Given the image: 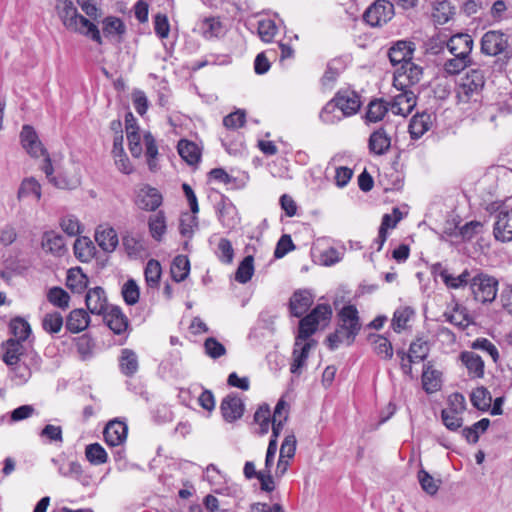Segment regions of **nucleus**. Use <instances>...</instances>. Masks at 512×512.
Here are the masks:
<instances>
[{"mask_svg":"<svg viewBox=\"0 0 512 512\" xmlns=\"http://www.w3.org/2000/svg\"><path fill=\"white\" fill-rule=\"evenodd\" d=\"M361 107L360 96L353 90H339L335 96L326 103L320 112V119L325 124H334L343 117L356 114Z\"/></svg>","mask_w":512,"mask_h":512,"instance_id":"f257e3e1","label":"nucleus"},{"mask_svg":"<svg viewBox=\"0 0 512 512\" xmlns=\"http://www.w3.org/2000/svg\"><path fill=\"white\" fill-rule=\"evenodd\" d=\"M56 11L68 30L80 33L96 43L102 44L98 27L78 13L73 0H56Z\"/></svg>","mask_w":512,"mask_h":512,"instance_id":"f03ea898","label":"nucleus"},{"mask_svg":"<svg viewBox=\"0 0 512 512\" xmlns=\"http://www.w3.org/2000/svg\"><path fill=\"white\" fill-rule=\"evenodd\" d=\"M332 316V308L329 304H318L306 316L299 321L298 333L295 340L297 345L301 342L309 341L310 337L318 330L319 325L330 321Z\"/></svg>","mask_w":512,"mask_h":512,"instance_id":"7ed1b4c3","label":"nucleus"},{"mask_svg":"<svg viewBox=\"0 0 512 512\" xmlns=\"http://www.w3.org/2000/svg\"><path fill=\"white\" fill-rule=\"evenodd\" d=\"M486 82L485 72L480 68L469 69L457 84L456 94L460 102L467 103L480 96Z\"/></svg>","mask_w":512,"mask_h":512,"instance_id":"20e7f679","label":"nucleus"},{"mask_svg":"<svg viewBox=\"0 0 512 512\" xmlns=\"http://www.w3.org/2000/svg\"><path fill=\"white\" fill-rule=\"evenodd\" d=\"M41 362V357L35 351L29 350L28 354L24 355L21 361L14 365H9L10 380L16 386L26 384L31 378L32 372L40 369Z\"/></svg>","mask_w":512,"mask_h":512,"instance_id":"39448f33","label":"nucleus"},{"mask_svg":"<svg viewBox=\"0 0 512 512\" xmlns=\"http://www.w3.org/2000/svg\"><path fill=\"white\" fill-rule=\"evenodd\" d=\"M470 288L476 301L483 304L491 303L497 296L498 280L494 276L480 272L471 278Z\"/></svg>","mask_w":512,"mask_h":512,"instance_id":"423d86ee","label":"nucleus"},{"mask_svg":"<svg viewBox=\"0 0 512 512\" xmlns=\"http://www.w3.org/2000/svg\"><path fill=\"white\" fill-rule=\"evenodd\" d=\"M481 52L488 56L502 55L507 60L512 58L508 36L496 30L488 31L482 36Z\"/></svg>","mask_w":512,"mask_h":512,"instance_id":"0eeeda50","label":"nucleus"},{"mask_svg":"<svg viewBox=\"0 0 512 512\" xmlns=\"http://www.w3.org/2000/svg\"><path fill=\"white\" fill-rule=\"evenodd\" d=\"M394 16V6L387 0H376L363 14L364 21L371 27H381Z\"/></svg>","mask_w":512,"mask_h":512,"instance_id":"6e6552de","label":"nucleus"},{"mask_svg":"<svg viewBox=\"0 0 512 512\" xmlns=\"http://www.w3.org/2000/svg\"><path fill=\"white\" fill-rule=\"evenodd\" d=\"M422 74V68L410 61L396 70L393 85L396 89H411L420 82Z\"/></svg>","mask_w":512,"mask_h":512,"instance_id":"1a4fd4ad","label":"nucleus"},{"mask_svg":"<svg viewBox=\"0 0 512 512\" xmlns=\"http://www.w3.org/2000/svg\"><path fill=\"white\" fill-rule=\"evenodd\" d=\"M398 90L400 93L393 96L392 101L388 104L393 114L406 117L415 108L417 97L415 92L410 88Z\"/></svg>","mask_w":512,"mask_h":512,"instance_id":"9d476101","label":"nucleus"},{"mask_svg":"<svg viewBox=\"0 0 512 512\" xmlns=\"http://www.w3.org/2000/svg\"><path fill=\"white\" fill-rule=\"evenodd\" d=\"M338 317V327L348 332L349 342H354L361 329L357 308L354 305H346L339 311Z\"/></svg>","mask_w":512,"mask_h":512,"instance_id":"9b49d317","label":"nucleus"},{"mask_svg":"<svg viewBox=\"0 0 512 512\" xmlns=\"http://www.w3.org/2000/svg\"><path fill=\"white\" fill-rule=\"evenodd\" d=\"M244 411L245 404L236 393H229L220 403L221 415L228 423H233L242 418Z\"/></svg>","mask_w":512,"mask_h":512,"instance_id":"f8f14e48","label":"nucleus"},{"mask_svg":"<svg viewBox=\"0 0 512 512\" xmlns=\"http://www.w3.org/2000/svg\"><path fill=\"white\" fill-rule=\"evenodd\" d=\"M162 202V194L150 185L140 187L135 198L137 207L144 211H156Z\"/></svg>","mask_w":512,"mask_h":512,"instance_id":"ddd939ff","label":"nucleus"},{"mask_svg":"<svg viewBox=\"0 0 512 512\" xmlns=\"http://www.w3.org/2000/svg\"><path fill=\"white\" fill-rule=\"evenodd\" d=\"M493 234L501 242L512 241V210L502 208L496 215Z\"/></svg>","mask_w":512,"mask_h":512,"instance_id":"4468645a","label":"nucleus"},{"mask_svg":"<svg viewBox=\"0 0 512 512\" xmlns=\"http://www.w3.org/2000/svg\"><path fill=\"white\" fill-rule=\"evenodd\" d=\"M415 51V44L411 41L399 40L388 51V57L393 66L404 65L410 62Z\"/></svg>","mask_w":512,"mask_h":512,"instance_id":"2eb2a0df","label":"nucleus"},{"mask_svg":"<svg viewBox=\"0 0 512 512\" xmlns=\"http://www.w3.org/2000/svg\"><path fill=\"white\" fill-rule=\"evenodd\" d=\"M20 138L23 148L32 157H40L46 154V149L43 147L32 126L24 125L20 133Z\"/></svg>","mask_w":512,"mask_h":512,"instance_id":"dca6fc26","label":"nucleus"},{"mask_svg":"<svg viewBox=\"0 0 512 512\" xmlns=\"http://www.w3.org/2000/svg\"><path fill=\"white\" fill-rule=\"evenodd\" d=\"M313 302L314 298L309 290H296L289 301V310L291 315L297 318L302 317L312 306Z\"/></svg>","mask_w":512,"mask_h":512,"instance_id":"f3484780","label":"nucleus"},{"mask_svg":"<svg viewBox=\"0 0 512 512\" xmlns=\"http://www.w3.org/2000/svg\"><path fill=\"white\" fill-rule=\"evenodd\" d=\"M128 427L126 423L119 420L110 421L104 429L105 442L111 446H121L127 438Z\"/></svg>","mask_w":512,"mask_h":512,"instance_id":"a211bd4d","label":"nucleus"},{"mask_svg":"<svg viewBox=\"0 0 512 512\" xmlns=\"http://www.w3.org/2000/svg\"><path fill=\"white\" fill-rule=\"evenodd\" d=\"M447 48L452 56L471 58L473 39L468 34H455L447 41Z\"/></svg>","mask_w":512,"mask_h":512,"instance_id":"6ab92c4d","label":"nucleus"},{"mask_svg":"<svg viewBox=\"0 0 512 512\" xmlns=\"http://www.w3.org/2000/svg\"><path fill=\"white\" fill-rule=\"evenodd\" d=\"M85 302L87 309L92 314L101 315L109 310L107 297L102 287L89 289L85 297Z\"/></svg>","mask_w":512,"mask_h":512,"instance_id":"aec40b11","label":"nucleus"},{"mask_svg":"<svg viewBox=\"0 0 512 512\" xmlns=\"http://www.w3.org/2000/svg\"><path fill=\"white\" fill-rule=\"evenodd\" d=\"M218 219L223 227L232 229L238 224V213L231 200L222 196L217 204Z\"/></svg>","mask_w":512,"mask_h":512,"instance_id":"412c9836","label":"nucleus"},{"mask_svg":"<svg viewBox=\"0 0 512 512\" xmlns=\"http://www.w3.org/2000/svg\"><path fill=\"white\" fill-rule=\"evenodd\" d=\"M29 351L25 350L23 344L19 340L9 338L2 344V359L9 366L14 365L23 359Z\"/></svg>","mask_w":512,"mask_h":512,"instance_id":"4be33fe9","label":"nucleus"},{"mask_svg":"<svg viewBox=\"0 0 512 512\" xmlns=\"http://www.w3.org/2000/svg\"><path fill=\"white\" fill-rule=\"evenodd\" d=\"M104 320L107 326L115 333L122 334L128 328V319L126 315L117 306H112L104 313Z\"/></svg>","mask_w":512,"mask_h":512,"instance_id":"5701e85b","label":"nucleus"},{"mask_svg":"<svg viewBox=\"0 0 512 512\" xmlns=\"http://www.w3.org/2000/svg\"><path fill=\"white\" fill-rule=\"evenodd\" d=\"M316 345L315 340H309L305 343L301 342V345H297L295 340L294 348L292 352L293 362L290 367V371L293 374L299 373L300 369L305 365L308 358L309 352L312 347Z\"/></svg>","mask_w":512,"mask_h":512,"instance_id":"b1692460","label":"nucleus"},{"mask_svg":"<svg viewBox=\"0 0 512 512\" xmlns=\"http://www.w3.org/2000/svg\"><path fill=\"white\" fill-rule=\"evenodd\" d=\"M433 269L434 271L440 269L439 276L441 277L445 285L451 289H458L464 287L471 281V274L467 269H465L458 276H454L451 273H449L448 270L443 269L440 263L435 264Z\"/></svg>","mask_w":512,"mask_h":512,"instance_id":"393cba45","label":"nucleus"},{"mask_svg":"<svg viewBox=\"0 0 512 512\" xmlns=\"http://www.w3.org/2000/svg\"><path fill=\"white\" fill-rule=\"evenodd\" d=\"M42 247L55 256H62L67 251L63 236L55 231H47L43 234Z\"/></svg>","mask_w":512,"mask_h":512,"instance_id":"a878e982","label":"nucleus"},{"mask_svg":"<svg viewBox=\"0 0 512 512\" xmlns=\"http://www.w3.org/2000/svg\"><path fill=\"white\" fill-rule=\"evenodd\" d=\"M391 146V139L387 135L386 130L384 128H379L374 131L370 137L368 142V147L371 153L375 155H384L388 152Z\"/></svg>","mask_w":512,"mask_h":512,"instance_id":"bb28decb","label":"nucleus"},{"mask_svg":"<svg viewBox=\"0 0 512 512\" xmlns=\"http://www.w3.org/2000/svg\"><path fill=\"white\" fill-rule=\"evenodd\" d=\"M431 125V114L423 112L414 115L409 123V133L411 138H421L430 129Z\"/></svg>","mask_w":512,"mask_h":512,"instance_id":"cd10ccee","label":"nucleus"},{"mask_svg":"<svg viewBox=\"0 0 512 512\" xmlns=\"http://www.w3.org/2000/svg\"><path fill=\"white\" fill-rule=\"evenodd\" d=\"M443 317L447 322L461 330H464L470 324L467 309L458 303H455L451 310L445 311Z\"/></svg>","mask_w":512,"mask_h":512,"instance_id":"c85d7f7f","label":"nucleus"},{"mask_svg":"<svg viewBox=\"0 0 512 512\" xmlns=\"http://www.w3.org/2000/svg\"><path fill=\"white\" fill-rule=\"evenodd\" d=\"M461 360L466 366L468 373L473 378H482L484 375V361L482 358L472 351L461 353Z\"/></svg>","mask_w":512,"mask_h":512,"instance_id":"c756f323","label":"nucleus"},{"mask_svg":"<svg viewBox=\"0 0 512 512\" xmlns=\"http://www.w3.org/2000/svg\"><path fill=\"white\" fill-rule=\"evenodd\" d=\"M119 368L123 375L127 377L134 376L139 368L137 354L131 349H123L119 357Z\"/></svg>","mask_w":512,"mask_h":512,"instance_id":"7c9ffc66","label":"nucleus"},{"mask_svg":"<svg viewBox=\"0 0 512 512\" xmlns=\"http://www.w3.org/2000/svg\"><path fill=\"white\" fill-rule=\"evenodd\" d=\"M102 31L106 38L118 37L121 39L126 33V26L121 18L107 16L102 20Z\"/></svg>","mask_w":512,"mask_h":512,"instance_id":"2f4dec72","label":"nucleus"},{"mask_svg":"<svg viewBox=\"0 0 512 512\" xmlns=\"http://www.w3.org/2000/svg\"><path fill=\"white\" fill-rule=\"evenodd\" d=\"M89 325V315L83 309L72 310L66 319V328L72 333H79Z\"/></svg>","mask_w":512,"mask_h":512,"instance_id":"473e14b6","label":"nucleus"},{"mask_svg":"<svg viewBox=\"0 0 512 512\" xmlns=\"http://www.w3.org/2000/svg\"><path fill=\"white\" fill-rule=\"evenodd\" d=\"M430 352V346L427 340L423 338H417L411 342L407 359L410 363H419L425 361Z\"/></svg>","mask_w":512,"mask_h":512,"instance_id":"72a5a7b5","label":"nucleus"},{"mask_svg":"<svg viewBox=\"0 0 512 512\" xmlns=\"http://www.w3.org/2000/svg\"><path fill=\"white\" fill-rule=\"evenodd\" d=\"M177 149L181 158L189 165H194L199 162L201 151L194 142L182 139L178 142Z\"/></svg>","mask_w":512,"mask_h":512,"instance_id":"f704fd0d","label":"nucleus"},{"mask_svg":"<svg viewBox=\"0 0 512 512\" xmlns=\"http://www.w3.org/2000/svg\"><path fill=\"white\" fill-rule=\"evenodd\" d=\"M66 285L73 292L81 293L87 288L88 277L80 267L71 268L67 272Z\"/></svg>","mask_w":512,"mask_h":512,"instance_id":"c9c22d12","label":"nucleus"},{"mask_svg":"<svg viewBox=\"0 0 512 512\" xmlns=\"http://www.w3.org/2000/svg\"><path fill=\"white\" fill-rule=\"evenodd\" d=\"M389 110L388 102L383 99H374L368 104L365 119L367 122L377 123L384 118Z\"/></svg>","mask_w":512,"mask_h":512,"instance_id":"e433bc0d","label":"nucleus"},{"mask_svg":"<svg viewBox=\"0 0 512 512\" xmlns=\"http://www.w3.org/2000/svg\"><path fill=\"white\" fill-rule=\"evenodd\" d=\"M199 30L204 38L211 39L224 34L225 28L219 18L209 17L203 19L199 24Z\"/></svg>","mask_w":512,"mask_h":512,"instance_id":"4c0bfd02","label":"nucleus"},{"mask_svg":"<svg viewBox=\"0 0 512 512\" xmlns=\"http://www.w3.org/2000/svg\"><path fill=\"white\" fill-rule=\"evenodd\" d=\"M414 316V310L409 306H402L395 310L391 321V327L396 333H401L407 328L408 322Z\"/></svg>","mask_w":512,"mask_h":512,"instance_id":"58836bf2","label":"nucleus"},{"mask_svg":"<svg viewBox=\"0 0 512 512\" xmlns=\"http://www.w3.org/2000/svg\"><path fill=\"white\" fill-rule=\"evenodd\" d=\"M149 232L152 238L160 242L166 233V217L163 211H159L156 214L149 217L148 220Z\"/></svg>","mask_w":512,"mask_h":512,"instance_id":"ea45409f","label":"nucleus"},{"mask_svg":"<svg viewBox=\"0 0 512 512\" xmlns=\"http://www.w3.org/2000/svg\"><path fill=\"white\" fill-rule=\"evenodd\" d=\"M170 272L171 277L175 282L184 281L190 272V262L187 256H176L172 262Z\"/></svg>","mask_w":512,"mask_h":512,"instance_id":"a19ab883","label":"nucleus"},{"mask_svg":"<svg viewBox=\"0 0 512 512\" xmlns=\"http://www.w3.org/2000/svg\"><path fill=\"white\" fill-rule=\"evenodd\" d=\"M95 239L105 252H113L118 245V235L111 227L97 231Z\"/></svg>","mask_w":512,"mask_h":512,"instance_id":"79ce46f5","label":"nucleus"},{"mask_svg":"<svg viewBox=\"0 0 512 512\" xmlns=\"http://www.w3.org/2000/svg\"><path fill=\"white\" fill-rule=\"evenodd\" d=\"M95 252V246L93 242L87 238H78L74 243V254L81 262H89Z\"/></svg>","mask_w":512,"mask_h":512,"instance_id":"37998d69","label":"nucleus"},{"mask_svg":"<svg viewBox=\"0 0 512 512\" xmlns=\"http://www.w3.org/2000/svg\"><path fill=\"white\" fill-rule=\"evenodd\" d=\"M41 195V185L35 178L29 177L22 180L17 193V198L19 200L34 196L35 199L39 201L41 199Z\"/></svg>","mask_w":512,"mask_h":512,"instance_id":"c03bdc74","label":"nucleus"},{"mask_svg":"<svg viewBox=\"0 0 512 512\" xmlns=\"http://www.w3.org/2000/svg\"><path fill=\"white\" fill-rule=\"evenodd\" d=\"M472 405L481 411H487L491 406L492 397L490 392L483 386L477 387L470 394Z\"/></svg>","mask_w":512,"mask_h":512,"instance_id":"a18cd8bd","label":"nucleus"},{"mask_svg":"<svg viewBox=\"0 0 512 512\" xmlns=\"http://www.w3.org/2000/svg\"><path fill=\"white\" fill-rule=\"evenodd\" d=\"M254 274V258L251 255L246 256L239 264L235 280L241 284H245L251 280Z\"/></svg>","mask_w":512,"mask_h":512,"instance_id":"49530a36","label":"nucleus"},{"mask_svg":"<svg viewBox=\"0 0 512 512\" xmlns=\"http://www.w3.org/2000/svg\"><path fill=\"white\" fill-rule=\"evenodd\" d=\"M254 422L259 425L260 434L268 433L270 423L272 422V415L268 404H261L254 414Z\"/></svg>","mask_w":512,"mask_h":512,"instance_id":"de8ad7c7","label":"nucleus"},{"mask_svg":"<svg viewBox=\"0 0 512 512\" xmlns=\"http://www.w3.org/2000/svg\"><path fill=\"white\" fill-rule=\"evenodd\" d=\"M47 300L53 306L66 310L69 307L70 296L61 287H52L47 292Z\"/></svg>","mask_w":512,"mask_h":512,"instance_id":"09e8293b","label":"nucleus"},{"mask_svg":"<svg viewBox=\"0 0 512 512\" xmlns=\"http://www.w3.org/2000/svg\"><path fill=\"white\" fill-rule=\"evenodd\" d=\"M373 350L382 359L390 360L393 357V346L391 342L382 335L373 336Z\"/></svg>","mask_w":512,"mask_h":512,"instance_id":"8fccbe9b","label":"nucleus"},{"mask_svg":"<svg viewBox=\"0 0 512 512\" xmlns=\"http://www.w3.org/2000/svg\"><path fill=\"white\" fill-rule=\"evenodd\" d=\"M162 274V269L159 261L150 259L144 270L145 281L151 288L157 287Z\"/></svg>","mask_w":512,"mask_h":512,"instance_id":"3c124183","label":"nucleus"},{"mask_svg":"<svg viewBox=\"0 0 512 512\" xmlns=\"http://www.w3.org/2000/svg\"><path fill=\"white\" fill-rule=\"evenodd\" d=\"M85 456L93 465H101L107 462L108 455L99 443H92L86 446Z\"/></svg>","mask_w":512,"mask_h":512,"instance_id":"603ef678","label":"nucleus"},{"mask_svg":"<svg viewBox=\"0 0 512 512\" xmlns=\"http://www.w3.org/2000/svg\"><path fill=\"white\" fill-rule=\"evenodd\" d=\"M471 64V58L462 56H452L446 59L443 64V70L449 75H456Z\"/></svg>","mask_w":512,"mask_h":512,"instance_id":"864d4df0","label":"nucleus"},{"mask_svg":"<svg viewBox=\"0 0 512 512\" xmlns=\"http://www.w3.org/2000/svg\"><path fill=\"white\" fill-rule=\"evenodd\" d=\"M12 338L19 340L21 343L31 334V327L27 321L22 318H15L10 323Z\"/></svg>","mask_w":512,"mask_h":512,"instance_id":"5fc2aeb1","label":"nucleus"},{"mask_svg":"<svg viewBox=\"0 0 512 512\" xmlns=\"http://www.w3.org/2000/svg\"><path fill=\"white\" fill-rule=\"evenodd\" d=\"M63 327V317L57 312H50L45 314L42 319V328L50 334L58 333Z\"/></svg>","mask_w":512,"mask_h":512,"instance_id":"6e6d98bb","label":"nucleus"},{"mask_svg":"<svg viewBox=\"0 0 512 512\" xmlns=\"http://www.w3.org/2000/svg\"><path fill=\"white\" fill-rule=\"evenodd\" d=\"M437 377L438 371L433 370L429 364L424 365L422 383L423 388L427 393L435 392L440 388Z\"/></svg>","mask_w":512,"mask_h":512,"instance_id":"4d7b16f0","label":"nucleus"},{"mask_svg":"<svg viewBox=\"0 0 512 512\" xmlns=\"http://www.w3.org/2000/svg\"><path fill=\"white\" fill-rule=\"evenodd\" d=\"M198 227V218L196 214L185 213L181 216L179 231L183 237L191 239L195 228Z\"/></svg>","mask_w":512,"mask_h":512,"instance_id":"13d9d810","label":"nucleus"},{"mask_svg":"<svg viewBox=\"0 0 512 512\" xmlns=\"http://www.w3.org/2000/svg\"><path fill=\"white\" fill-rule=\"evenodd\" d=\"M144 143L146 147L147 164L151 171L156 168L155 158L158 155V147L154 136L150 132L144 134Z\"/></svg>","mask_w":512,"mask_h":512,"instance_id":"bf43d9fd","label":"nucleus"},{"mask_svg":"<svg viewBox=\"0 0 512 512\" xmlns=\"http://www.w3.org/2000/svg\"><path fill=\"white\" fill-rule=\"evenodd\" d=\"M216 255L220 262L224 264H231L234 258V249L230 240L221 238L218 242Z\"/></svg>","mask_w":512,"mask_h":512,"instance_id":"052dcab7","label":"nucleus"},{"mask_svg":"<svg viewBox=\"0 0 512 512\" xmlns=\"http://www.w3.org/2000/svg\"><path fill=\"white\" fill-rule=\"evenodd\" d=\"M122 296L126 304L134 305L138 302L140 291L135 280L129 279L122 287Z\"/></svg>","mask_w":512,"mask_h":512,"instance_id":"680f3d73","label":"nucleus"},{"mask_svg":"<svg viewBox=\"0 0 512 512\" xmlns=\"http://www.w3.org/2000/svg\"><path fill=\"white\" fill-rule=\"evenodd\" d=\"M51 184L58 189L73 190L81 184V179L79 176L68 177L65 174L59 173L52 179Z\"/></svg>","mask_w":512,"mask_h":512,"instance_id":"e2e57ef3","label":"nucleus"},{"mask_svg":"<svg viewBox=\"0 0 512 512\" xmlns=\"http://www.w3.org/2000/svg\"><path fill=\"white\" fill-rule=\"evenodd\" d=\"M258 35L264 42H271L277 33V26L271 19H263L258 22Z\"/></svg>","mask_w":512,"mask_h":512,"instance_id":"0e129e2a","label":"nucleus"},{"mask_svg":"<svg viewBox=\"0 0 512 512\" xmlns=\"http://www.w3.org/2000/svg\"><path fill=\"white\" fill-rule=\"evenodd\" d=\"M204 350L212 359H218L226 354L225 346L214 337H209L204 341Z\"/></svg>","mask_w":512,"mask_h":512,"instance_id":"69168bd1","label":"nucleus"},{"mask_svg":"<svg viewBox=\"0 0 512 512\" xmlns=\"http://www.w3.org/2000/svg\"><path fill=\"white\" fill-rule=\"evenodd\" d=\"M246 122L245 110L237 109L223 118V125L227 129H238L244 126Z\"/></svg>","mask_w":512,"mask_h":512,"instance_id":"338daca9","label":"nucleus"},{"mask_svg":"<svg viewBox=\"0 0 512 512\" xmlns=\"http://www.w3.org/2000/svg\"><path fill=\"white\" fill-rule=\"evenodd\" d=\"M418 481L421 488L429 495H435L439 489V485L434 478L424 469L418 472Z\"/></svg>","mask_w":512,"mask_h":512,"instance_id":"774afa93","label":"nucleus"}]
</instances>
